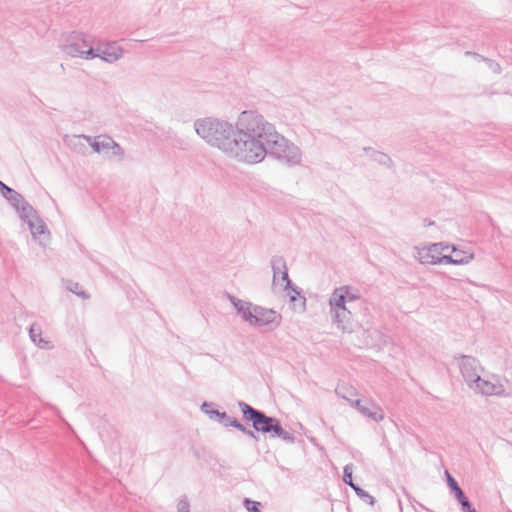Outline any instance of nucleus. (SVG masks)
Masks as SVG:
<instances>
[{
  "label": "nucleus",
  "instance_id": "nucleus-8",
  "mask_svg": "<svg viewBox=\"0 0 512 512\" xmlns=\"http://www.w3.org/2000/svg\"><path fill=\"white\" fill-rule=\"evenodd\" d=\"M352 473L353 465L347 464L343 469V482L349 487H351L362 501L373 506L376 503L375 498L372 495H370L366 490L361 488L358 484L354 483Z\"/></svg>",
  "mask_w": 512,
  "mask_h": 512
},
{
  "label": "nucleus",
  "instance_id": "nucleus-16",
  "mask_svg": "<svg viewBox=\"0 0 512 512\" xmlns=\"http://www.w3.org/2000/svg\"><path fill=\"white\" fill-rule=\"evenodd\" d=\"M445 475H446L447 485H448L451 493L454 494L458 503L460 504L463 501H465L466 499H468V497L465 495L464 491L459 486L458 482L447 470L445 471Z\"/></svg>",
  "mask_w": 512,
  "mask_h": 512
},
{
  "label": "nucleus",
  "instance_id": "nucleus-28",
  "mask_svg": "<svg viewBox=\"0 0 512 512\" xmlns=\"http://www.w3.org/2000/svg\"><path fill=\"white\" fill-rule=\"evenodd\" d=\"M451 248V252L454 258H463L464 260H466V264H468L473 259V254L467 253L463 250H459L454 245H452Z\"/></svg>",
  "mask_w": 512,
  "mask_h": 512
},
{
  "label": "nucleus",
  "instance_id": "nucleus-12",
  "mask_svg": "<svg viewBox=\"0 0 512 512\" xmlns=\"http://www.w3.org/2000/svg\"><path fill=\"white\" fill-rule=\"evenodd\" d=\"M99 58L107 63H114L123 55V49L115 42L108 43L104 48L97 49Z\"/></svg>",
  "mask_w": 512,
  "mask_h": 512
},
{
  "label": "nucleus",
  "instance_id": "nucleus-13",
  "mask_svg": "<svg viewBox=\"0 0 512 512\" xmlns=\"http://www.w3.org/2000/svg\"><path fill=\"white\" fill-rule=\"evenodd\" d=\"M443 243H434L431 244L428 248H423L418 252V259L422 264H431L436 265L438 257L440 256V246Z\"/></svg>",
  "mask_w": 512,
  "mask_h": 512
},
{
  "label": "nucleus",
  "instance_id": "nucleus-10",
  "mask_svg": "<svg viewBox=\"0 0 512 512\" xmlns=\"http://www.w3.org/2000/svg\"><path fill=\"white\" fill-rule=\"evenodd\" d=\"M476 393H480L482 395H499L502 392V386L496 385L488 380H484L481 376H477L475 378V382L472 386H469Z\"/></svg>",
  "mask_w": 512,
  "mask_h": 512
},
{
  "label": "nucleus",
  "instance_id": "nucleus-33",
  "mask_svg": "<svg viewBox=\"0 0 512 512\" xmlns=\"http://www.w3.org/2000/svg\"><path fill=\"white\" fill-rule=\"evenodd\" d=\"M342 389H344L343 387H338L336 388L335 392L336 394H338L340 397L343 398V396H346V397H349V398H352L353 396L356 395V392L353 390V389H347V393L346 394H342Z\"/></svg>",
  "mask_w": 512,
  "mask_h": 512
},
{
  "label": "nucleus",
  "instance_id": "nucleus-30",
  "mask_svg": "<svg viewBox=\"0 0 512 512\" xmlns=\"http://www.w3.org/2000/svg\"><path fill=\"white\" fill-rule=\"evenodd\" d=\"M178 512H190V504L186 496H183L177 505Z\"/></svg>",
  "mask_w": 512,
  "mask_h": 512
},
{
  "label": "nucleus",
  "instance_id": "nucleus-17",
  "mask_svg": "<svg viewBox=\"0 0 512 512\" xmlns=\"http://www.w3.org/2000/svg\"><path fill=\"white\" fill-rule=\"evenodd\" d=\"M366 153H370V157L373 161L386 167H393V161L389 155L384 152L373 150L371 147H365L363 149Z\"/></svg>",
  "mask_w": 512,
  "mask_h": 512
},
{
  "label": "nucleus",
  "instance_id": "nucleus-14",
  "mask_svg": "<svg viewBox=\"0 0 512 512\" xmlns=\"http://www.w3.org/2000/svg\"><path fill=\"white\" fill-rule=\"evenodd\" d=\"M87 142H89L90 146L92 147L94 152L101 153L103 151H106V153H109L110 151V144L112 141V138L109 136H82Z\"/></svg>",
  "mask_w": 512,
  "mask_h": 512
},
{
  "label": "nucleus",
  "instance_id": "nucleus-19",
  "mask_svg": "<svg viewBox=\"0 0 512 512\" xmlns=\"http://www.w3.org/2000/svg\"><path fill=\"white\" fill-rule=\"evenodd\" d=\"M80 43L82 49L92 46L88 40V36L83 32L73 31L67 38L66 43Z\"/></svg>",
  "mask_w": 512,
  "mask_h": 512
},
{
  "label": "nucleus",
  "instance_id": "nucleus-23",
  "mask_svg": "<svg viewBox=\"0 0 512 512\" xmlns=\"http://www.w3.org/2000/svg\"><path fill=\"white\" fill-rule=\"evenodd\" d=\"M29 336L36 345L39 347H45L43 344H47V341H44L41 337V329L38 327L36 328L34 325H32L29 329Z\"/></svg>",
  "mask_w": 512,
  "mask_h": 512
},
{
  "label": "nucleus",
  "instance_id": "nucleus-29",
  "mask_svg": "<svg viewBox=\"0 0 512 512\" xmlns=\"http://www.w3.org/2000/svg\"><path fill=\"white\" fill-rule=\"evenodd\" d=\"M110 150H111V153L109 154V157L118 156V157L122 158L124 156L123 148L117 142H115L113 139L110 144Z\"/></svg>",
  "mask_w": 512,
  "mask_h": 512
},
{
  "label": "nucleus",
  "instance_id": "nucleus-18",
  "mask_svg": "<svg viewBox=\"0 0 512 512\" xmlns=\"http://www.w3.org/2000/svg\"><path fill=\"white\" fill-rule=\"evenodd\" d=\"M272 272H273V283L282 271L287 267L286 260L283 256H273L270 261Z\"/></svg>",
  "mask_w": 512,
  "mask_h": 512
},
{
  "label": "nucleus",
  "instance_id": "nucleus-2",
  "mask_svg": "<svg viewBox=\"0 0 512 512\" xmlns=\"http://www.w3.org/2000/svg\"><path fill=\"white\" fill-rule=\"evenodd\" d=\"M237 405L242 413V419L251 423L253 430L249 429L237 418L228 415L224 411H219L215 421L224 427H233L237 429L256 442L260 439L257 433L268 435L269 438L272 439H281L285 443L289 444H293L295 442V436L289 431L283 429L281 421L278 418L269 416L264 411L254 408L250 404L241 400L238 401Z\"/></svg>",
  "mask_w": 512,
  "mask_h": 512
},
{
  "label": "nucleus",
  "instance_id": "nucleus-3",
  "mask_svg": "<svg viewBox=\"0 0 512 512\" xmlns=\"http://www.w3.org/2000/svg\"><path fill=\"white\" fill-rule=\"evenodd\" d=\"M0 193L17 212L20 219L27 218V213L35 212V208L15 189L0 180Z\"/></svg>",
  "mask_w": 512,
  "mask_h": 512
},
{
  "label": "nucleus",
  "instance_id": "nucleus-15",
  "mask_svg": "<svg viewBox=\"0 0 512 512\" xmlns=\"http://www.w3.org/2000/svg\"><path fill=\"white\" fill-rule=\"evenodd\" d=\"M348 289L349 288L347 286L335 289L329 299L331 310L346 309Z\"/></svg>",
  "mask_w": 512,
  "mask_h": 512
},
{
  "label": "nucleus",
  "instance_id": "nucleus-7",
  "mask_svg": "<svg viewBox=\"0 0 512 512\" xmlns=\"http://www.w3.org/2000/svg\"><path fill=\"white\" fill-rule=\"evenodd\" d=\"M27 218L21 219L23 222L27 223L29 230L34 239H37L42 243L43 240H49L50 232L47 228V225L40 218L37 210L35 212H29L26 214Z\"/></svg>",
  "mask_w": 512,
  "mask_h": 512
},
{
  "label": "nucleus",
  "instance_id": "nucleus-24",
  "mask_svg": "<svg viewBox=\"0 0 512 512\" xmlns=\"http://www.w3.org/2000/svg\"><path fill=\"white\" fill-rule=\"evenodd\" d=\"M467 54H471V52H467ZM472 55H475V56H478L481 58L482 61H484L488 67L495 73V74H501L502 73V67L501 65L496 62L495 60L493 59H490V58H487V57H484V56H480L479 54L477 53H472Z\"/></svg>",
  "mask_w": 512,
  "mask_h": 512
},
{
  "label": "nucleus",
  "instance_id": "nucleus-1",
  "mask_svg": "<svg viewBox=\"0 0 512 512\" xmlns=\"http://www.w3.org/2000/svg\"><path fill=\"white\" fill-rule=\"evenodd\" d=\"M194 129L207 144L244 163L257 164L266 156L287 166L301 162V150L254 110L242 111L235 125L214 117L199 118Z\"/></svg>",
  "mask_w": 512,
  "mask_h": 512
},
{
  "label": "nucleus",
  "instance_id": "nucleus-34",
  "mask_svg": "<svg viewBox=\"0 0 512 512\" xmlns=\"http://www.w3.org/2000/svg\"><path fill=\"white\" fill-rule=\"evenodd\" d=\"M281 280L283 282H285V284H288V287H291L292 280L289 278L288 268L287 267L281 273Z\"/></svg>",
  "mask_w": 512,
  "mask_h": 512
},
{
  "label": "nucleus",
  "instance_id": "nucleus-38",
  "mask_svg": "<svg viewBox=\"0 0 512 512\" xmlns=\"http://www.w3.org/2000/svg\"><path fill=\"white\" fill-rule=\"evenodd\" d=\"M227 297H228V299H229V301H230V303H231L232 305H233L236 301H238V300H239V298H237V297H235V296H233V295H230V294H227Z\"/></svg>",
  "mask_w": 512,
  "mask_h": 512
},
{
  "label": "nucleus",
  "instance_id": "nucleus-26",
  "mask_svg": "<svg viewBox=\"0 0 512 512\" xmlns=\"http://www.w3.org/2000/svg\"><path fill=\"white\" fill-rule=\"evenodd\" d=\"M284 290L288 292L291 302H295L297 296L301 297L302 289L296 286L293 282L291 287H288V284H285Z\"/></svg>",
  "mask_w": 512,
  "mask_h": 512
},
{
  "label": "nucleus",
  "instance_id": "nucleus-42",
  "mask_svg": "<svg viewBox=\"0 0 512 512\" xmlns=\"http://www.w3.org/2000/svg\"><path fill=\"white\" fill-rule=\"evenodd\" d=\"M424 223H425V225H427V226H430V225H433V224H434V222H433V221L428 220V219H425V220H424Z\"/></svg>",
  "mask_w": 512,
  "mask_h": 512
},
{
  "label": "nucleus",
  "instance_id": "nucleus-22",
  "mask_svg": "<svg viewBox=\"0 0 512 512\" xmlns=\"http://www.w3.org/2000/svg\"><path fill=\"white\" fill-rule=\"evenodd\" d=\"M201 411L206 414L211 420H216L219 410L215 408V404L212 402L204 401L200 407Z\"/></svg>",
  "mask_w": 512,
  "mask_h": 512
},
{
  "label": "nucleus",
  "instance_id": "nucleus-43",
  "mask_svg": "<svg viewBox=\"0 0 512 512\" xmlns=\"http://www.w3.org/2000/svg\"><path fill=\"white\" fill-rule=\"evenodd\" d=\"M398 504H399L400 510H402V502H401V500L398 501Z\"/></svg>",
  "mask_w": 512,
  "mask_h": 512
},
{
  "label": "nucleus",
  "instance_id": "nucleus-27",
  "mask_svg": "<svg viewBox=\"0 0 512 512\" xmlns=\"http://www.w3.org/2000/svg\"><path fill=\"white\" fill-rule=\"evenodd\" d=\"M243 505L248 512H262L260 510L261 503L250 498H244Z\"/></svg>",
  "mask_w": 512,
  "mask_h": 512
},
{
  "label": "nucleus",
  "instance_id": "nucleus-11",
  "mask_svg": "<svg viewBox=\"0 0 512 512\" xmlns=\"http://www.w3.org/2000/svg\"><path fill=\"white\" fill-rule=\"evenodd\" d=\"M331 314L333 323L337 328L341 329L343 332H352V314L347 308L331 310Z\"/></svg>",
  "mask_w": 512,
  "mask_h": 512
},
{
  "label": "nucleus",
  "instance_id": "nucleus-39",
  "mask_svg": "<svg viewBox=\"0 0 512 512\" xmlns=\"http://www.w3.org/2000/svg\"><path fill=\"white\" fill-rule=\"evenodd\" d=\"M450 247H451L450 245L443 243V245L440 246V255L442 254L443 251L448 250Z\"/></svg>",
  "mask_w": 512,
  "mask_h": 512
},
{
  "label": "nucleus",
  "instance_id": "nucleus-9",
  "mask_svg": "<svg viewBox=\"0 0 512 512\" xmlns=\"http://www.w3.org/2000/svg\"><path fill=\"white\" fill-rule=\"evenodd\" d=\"M62 50L69 56L72 57H80L83 59H94L99 57L98 51L95 50L92 46H89L86 49H82L80 43H65L62 45Z\"/></svg>",
  "mask_w": 512,
  "mask_h": 512
},
{
  "label": "nucleus",
  "instance_id": "nucleus-37",
  "mask_svg": "<svg viewBox=\"0 0 512 512\" xmlns=\"http://www.w3.org/2000/svg\"><path fill=\"white\" fill-rule=\"evenodd\" d=\"M359 299V296L358 295H355V294H349V292L347 293V300L349 301H354V300H357Z\"/></svg>",
  "mask_w": 512,
  "mask_h": 512
},
{
  "label": "nucleus",
  "instance_id": "nucleus-4",
  "mask_svg": "<svg viewBox=\"0 0 512 512\" xmlns=\"http://www.w3.org/2000/svg\"><path fill=\"white\" fill-rule=\"evenodd\" d=\"M343 399L350 402L351 406L354 407L364 417L369 418L375 422L382 421L385 417L383 409L369 399H353L343 396Z\"/></svg>",
  "mask_w": 512,
  "mask_h": 512
},
{
  "label": "nucleus",
  "instance_id": "nucleus-31",
  "mask_svg": "<svg viewBox=\"0 0 512 512\" xmlns=\"http://www.w3.org/2000/svg\"><path fill=\"white\" fill-rule=\"evenodd\" d=\"M246 305H250V301H244V300L239 299L232 306L234 307L237 314L239 315L241 313V311L245 308Z\"/></svg>",
  "mask_w": 512,
  "mask_h": 512
},
{
  "label": "nucleus",
  "instance_id": "nucleus-21",
  "mask_svg": "<svg viewBox=\"0 0 512 512\" xmlns=\"http://www.w3.org/2000/svg\"><path fill=\"white\" fill-rule=\"evenodd\" d=\"M255 307H256V304H253L252 302H250V305H246L245 308L239 314V316L242 318V320L251 326L253 325Z\"/></svg>",
  "mask_w": 512,
  "mask_h": 512
},
{
  "label": "nucleus",
  "instance_id": "nucleus-36",
  "mask_svg": "<svg viewBox=\"0 0 512 512\" xmlns=\"http://www.w3.org/2000/svg\"><path fill=\"white\" fill-rule=\"evenodd\" d=\"M407 499L410 502V504L414 505V503H415V504L419 505L421 508L425 509V506L422 505L421 503L417 502L415 500V498H413L411 495H408Z\"/></svg>",
  "mask_w": 512,
  "mask_h": 512
},
{
  "label": "nucleus",
  "instance_id": "nucleus-5",
  "mask_svg": "<svg viewBox=\"0 0 512 512\" xmlns=\"http://www.w3.org/2000/svg\"><path fill=\"white\" fill-rule=\"evenodd\" d=\"M281 322L282 316L277 311L256 305L254 309V319L252 326H269L271 329H275L281 325Z\"/></svg>",
  "mask_w": 512,
  "mask_h": 512
},
{
  "label": "nucleus",
  "instance_id": "nucleus-25",
  "mask_svg": "<svg viewBox=\"0 0 512 512\" xmlns=\"http://www.w3.org/2000/svg\"><path fill=\"white\" fill-rule=\"evenodd\" d=\"M67 289L82 299L89 298V294L86 291L82 290L80 284L77 282L70 281L67 286Z\"/></svg>",
  "mask_w": 512,
  "mask_h": 512
},
{
  "label": "nucleus",
  "instance_id": "nucleus-32",
  "mask_svg": "<svg viewBox=\"0 0 512 512\" xmlns=\"http://www.w3.org/2000/svg\"><path fill=\"white\" fill-rule=\"evenodd\" d=\"M460 505H461V510L463 512H477L476 509L472 506L469 499H466L465 501L460 503Z\"/></svg>",
  "mask_w": 512,
  "mask_h": 512
},
{
  "label": "nucleus",
  "instance_id": "nucleus-40",
  "mask_svg": "<svg viewBox=\"0 0 512 512\" xmlns=\"http://www.w3.org/2000/svg\"><path fill=\"white\" fill-rule=\"evenodd\" d=\"M401 490H402L403 494L406 496V498L408 497V495H411V494L407 491V489H406L405 487H402V488H401Z\"/></svg>",
  "mask_w": 512,
  "mask_h": 512
},
{
  "label": "nucleus",
  "instance_id": "nucleus-35",
  "mask_svg": "<svg viewBox=\"0 0 512 512\" xmlns=\"http://www.w3.org/2000/svg\"><path fill=\"white\" fill-rule=\"evenodd\" d=\"M206 450L204 448L202 449H195L193 450V455L196 459H202L205 457Z\"/></svg>",
  "mask_w": 512,
  "mask_h": 512
},
{
  "label": "nucleus",
  "instance_id": "nucleus-6",
  "mask_svg": "<svg viewBox=\"0 0 512 512\" xmlns=\"http://www.w3.org/2000/svg\"><path fill=\"white\" fill-rule=\"evenodd\" d=\"M455 359L461 360L459 363L460 372L468 386H472L475 378L479 376L478 369L480 368L479 361L473 357L463 354H457Z\"/></svg>",
  "mask_w": 512,
  "mask_h": 512
},
{
  "label": "nucleus",
  "instance_id": "nucleus-41",
  "mask_svg": "<svg viewBox=\"0 0 512 512\" xmlns=\"http://www.w3.org/2000/svg\"><path fill=\"white\" fill-rule=\"evenodd\" d=\"M401 490H402L403 494L406 496V498L408 497V495H411V494L407 491V489H406L405 487H402V488H401Z\"/></svg>",
  "mask_w": 512,
  "mask_h": 512
},
{
  "label": "nucleus",
  "instance_id": "nucleus-20",
  "mask_svg": "<svg viewBox=\"0 0 512 512\" xmlns=\"http://www.w3.org/2000/svg\"><path fill=\"white\" fill-rule=\"evenodd\" d=\"M437 264H453V265H464L466 264V260L463 258H454L453 254H441L436 260Z\"/></svg>",
  "mask_w": 512,
  "mask_h": 512
}]
</instances>
